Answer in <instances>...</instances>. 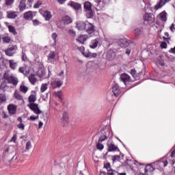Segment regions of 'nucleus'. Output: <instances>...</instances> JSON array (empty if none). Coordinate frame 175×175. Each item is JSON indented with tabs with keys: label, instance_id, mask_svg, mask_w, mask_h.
Masks as SVG:
<instances>
[{
	"label": "nucleus",
	"instance_id": "obj_60",
	"mask_svg": "<svg viewBox=\"0 0 175 175\" xmlns=\"http://www.w3.org/2000/svg\"><path fill=\"white\" fill-rule=\"evenodd\" d=\"M31 147H32V146L31 145V142H27L26 143V150H29Z\"/></svg>",
	"mask_w": 175,
	"mask_h": 175
},
{
	"label": "nucleus",
	"instance_id": "obj_2",
	"mask_svg": "<svg viewBox=\"0 0 175 175\" xmlns=\"http://www.w3.org/2000/svg\"><path fill=\"white\" fill-rule=\"evenodd\" d=\"M3 79L8 81V84H12V85H16L18 84V79L17 77L9 74V72H5L3 74Z\"/></svg>",
	"mask_w": 175,
	"mask_h": 175
},
{
	"label": "nucleus",
	"instance_id": "obj_24",
	"mask_svg": "<svg viewBox=\"0 0 175 175\" xmlns=\"http://www.w3.org/2000/svg\"><path fill=\"white\" fill-rule=\"evenodd\" d=\"M98 43H99V40L98 39L92 40L90 44V49H96V47H98Z\"/></svg>",
	"mask_w": 175,
	"mask_h": 175
},
{
	"label": "nucleus",
	"instance_id": "obj_40",
	"mask_svg": "<svg viewBox=\"0 0 175 175\" xmlns=\"http://www.w3.org/2000/svg\"><path fill=\"white\" fill-rule=\"evenodd\" d=\"M130 73L134 79H137V75H136V70L131 69Z\"/></svg>",
	"mask_w": 175,
	"mask_h": 175
},
{
	"label": "nucleus",
	"instance_id": "obj_12",
	"mask_svg": "<svg viewBox=\"0 0 175 175\" xmlns=\"http://www.w3.org/2000/svg\"><path fill=\"white\" fill-rule=\"evenodd\" d=\"M64 126L68 125V124H69V116L68 114V112L64 111L62 114V118H61Z\"/></svg>",
	"mask_w": 175,
	"mask_h": 175
},
{
	"label": "nucleus",
	"instance_id": "obj_33",
	"mask_svg": "<svg viewBox=\"0 0 175 175\" xmlns=\"http://www.w3.org/2000/svg\"><path fill=\"white\" fill-rule=\"evenodd\" d=\"M6 102V95L5 94H0V105Z\"/></svg>",
	"mask_w": 175,
	"mask_h": 175
},
{
	"label": "nucleus",
	"instance_id": "obj_41",
	"mask_svg": "<svg viewBox=\"0 0 175 175\" xmlns=\"http://www.w3.org/2000/svg\"><path fill=\"white\" fill-rule=\"evenodd\" d=\"M96 148L97 150H102L103 148H105V146L100 144V142H98V143L96 144Z\"/></svg>",
	"mask_w": 175,
	"mask_h": 175
},
{
	"label": "nucleus",
	"instance_id": "obj_8",
	"mask_svg": "<svg viewBox=\"0 0 175 175\" xmlns=\"http://www.w3.org/2000/svg\"><path fill=\"white\" fill-rule=\"evenodd\" d=\"M40 14L45 18L46 21H50L53 15H51V12L49 10H40Z\"/></svg>",
	"mask_w": 175,
	"mask_h": 175
},
{
	"label": "nucleus",
	"instance_id": "obj_62",
	"mask_svg": "<svg viewBox=\"0 0 175 175\" xmlns=\"http://www.w3.org/2000/svg\"><path fill=\"white\" fill-rule=\"evenodd\" d=\"M38 118H39V116H30L31 121H35L36 120H38Z\"/></svg>",
	"mask_w": 175,
	"mask_h": 175
},
{
	"label": "nucleus",
	"instance_id": "obj_4",
	"mask_svg": "<svg viewBox=\"0 0 175 175\" xmlns=\"http://www.w3.org/2000/svg\"><path fill=\"white\" fill-rule=\"evenodd\" d=\"M88 35L92 36L96 32V27L92 23L87 22L86 29H85Z\"/></svg>",
	"mask_w": 175,
	"mask_h": 175
},
{
	"label": "nucleus",
	"instance_id": "obj_28",
	"mask_svg": "<svg viewBox=\"0 0 175 175\" xmlns=\"http://www.w3.org/2000/svg\"><path fill=\"white\" fill-rule=\"evenodd\" d=\"M14 96L15 99H17V100H23V96L21 95L17 90L14 92Z\"/></svg>",
	"mask_w": 175,
	"mask_h": 175
},
{
	"label": "nucleus",
	"instance_id": "obj_56",
	"mask_svg": "<svg viewBox=\"0 0 175 175\" xmlns=\"http://www.w3.org/2000/svg\"><path fill=\"white\" fill-rule=\"evenodd\" d=\"M5 55H8V57H12L13 56V53H12V51H9L8 49H6L5 51Z\"/></svg>",
	"mask_w": 175,
	"mask_h": 175
},
{
	"label": "nucleus",
	"instance_id": "obj_55",
	"mask_svg": "<svg viewBox=\"0 0 175 175\" xmlns=\"http://www.w3.org/2000/svg\"><path fill=\"white\" fill-rule=\"evenodd\" d=\"M82 55H83L86 58H91V53L90 52H84Z\"/></svg>",
	"mask_w": 175,
	"mask_h": 175
},
{
	"label": "nucleus",
	"instance_id": "obj_20",
	"mask_svg": "<svg viewBox=\"0 0 175 175\" xmlns=\"http://www.w3.org/2000/svg\"><path fill=\"white\" fill-rule=\"evenodd\" d=\"M144 21H147L148 23H153L154 17L151 14H146L144 16Z\"/></svg>",
	"mask_w": 175,
	"mask_h": 175
},
{
	"label": "nucleus",
	"instance_id": "obj_32",
	"mask_svg": "<svg viewBox=\"0 0 175 175\" xmlns=\"http://www.w3.org/2000/svg\"><path fill=\"white\" fill-rule=\"evenodd\" d=\"M8 62L10 64V68H11V69H16L17 63L14 62V60H8Z\"/></svg>",
	"mask_w": 175,
	"mask_h": 175
},
{
	"label": "nucleus",
	"instance_id": "obj_9",
	"mask_svg": "<svg viewBox=\"0 0 175 175\" xmlns=\"http://www.w3.org/2000/svg\"><path fill=\"white\" fill-rule=\"evenodd\" d=\"M107 59L113 61L116 59V51L113 49H109L107 51Z\"/></svg>",
	"mask_w": 175,
	"mask_h": 175
},
{
	"label": "nucleus",
	"instance_id": "obj_34",
	"mask_svg": "<svg viewBox=\"0 0 175 175\" xmlns=\"http://www.w3.org/2000/svg\"><path fill=\"white\" fill-rule=\"evenodd\" d=\"M29 109H31V110H32L33 111L36 109H37L39 107H38V104H36V103H30L29 105Z\"/></svg>",
	"mask_w": 175,
	"mask_h": 175
},
{
	"label": "nucleus",
	"instance_id": "obj_10",
	"mask_svg": "<svg viewBox=\"0 0 175 175\" xmlns=\"http://www.w3.org/2000/svg\"><path fill=\"white\" fill-rule=\"evenodd\" d=\"M8 110L9 114H10V116H13L17 113V105H14V104H10L8 106Z\"/></svg>",
	"mask_w": 175,
	"mask_h": 175
},
{
	"label": "nucleus",
	"instance_id": "obj_23",
	"mask_svg": "<svg viewBox=\"0 0 175 175\" xmlns=\"http://www.w3.org/2000/svg\"><path fill=\"white\" fill-rule=\"evenodd\" d=\"M19 10L21 12H23L25 8H27V4L25 3L27 2V0H19Z\"/></svg>",
	"mask_w": 175,
	"mask_h": 175
},
{
	"label": "nucleus",
	"instance_id": "obj_44",
	"mask_svg": "<svg viewBox=\"0 0 175 175\" xmlns=\"http://www.w3.org/2000/svg\"><path fill=\"white\" fill-rule=\"evenodd\" d=\"M46 90H47V84L46 83H43L41 85L40 92H44V91H46Z\"/></svg>",
	"mask_w": 175,
	"mask_h": 175
},
{
	"label": "nucleus",
	"instance_id": "obj_26",
	"mask_svg": "<svg viewBox=\"0 0 175 175\" xmlns=\"http://www.w3.org/2000/svg\"><path fill=\"white\" fill-rule=\"evenodd\" d=\"M28 79L31 84H32L33 85H34L35 83L38 81V79H36V77H35V74H31V75H29Z\"/></svg>",
	"mask_w": 175,
	"mask_h": 175
},
{
	"label": "nucleus",
	"instance_id": "obj_6",
	"mask_svg": "<svg viewBox=\"0 0 175 175\" xmlns=\"http://www.w3.org/2000/svg\"><path fill=\"white\" fill-rule=\"evenodd\" d=\"M36 75L37 76H38V77H40V79H47L49 77L46 73V70L44 68H39L36 72Z\"/></svg>",
	"mask_w": 175,
	"mask_h": 175
},
{
	"label": "nucleus",
	"instance_id": "obj_1",
	"mask_svg": "<svg viewBox=\"0 0 175 175\" xmlns=\"http://www.w3.org/2000/svg\"><path fill=\"white\" fill-rule=\"evenodd\" d=\"M83 10L85 12L87 18H92L94 17V10H92V4L90 1H85L83 3Z\"/></svg>",
	"mask_w": 175,
	"mask_h": 175
},
{
	"label": "nucleus",
	"instance_id": "obj_51",
	"mask_svg": "<svg viewBox=\"0 0 175 175\" xmlns=\"http://www.w3.org/2000/svg\"><path fill=\"white\" fill-rule=\"evenodd\" d=\"M3 41L4 42V43H10V38H9L8 36H5L3 38Z\"/></svg>",
	"mask_w": 175,
	"mask_h": 175
},
{
	"label": "nucleus",
	"instance_id": "obj_48",
	"mask_svg": "<svg viewBox=\"0 0 175 175\" xmlns=\"http://www.w3.org/2000/svg\"><path fill=\"white\" fill-rule=\"evenodd\" d=\"M32 23L33 25H34L35 27H36L37 25H40V24H42V23H40V21H39L38 19L32 20Z\"/></svg>",
	"mask_w": 175,
	"mask_h": 175
},
{
	"label": "nucleus",
	"instance_id": "obj_36",
	"mask_svg": "<svg viewBox=\"0 0 175 175\" xmlns=\"http://www.w3.org/2000/svg\"><path fill=\"white\" fill-rule=\"evenodd\" d=\"M36 100V96L31 94L29 96V102L30 103H33Z\"/></svg>",
	"mask_w": 175,
	"mask_h": 175
},
{
	"label": "nucleus",
	"instance_id": "obj_3",
	"mask_svg": "<svg viewBox=\"0 0 175 175\" xmlns=\"http://www.w3.org/2000/svg\"><path fill=\"white\" fill-rule=\"evenodd\" d=\"M133 41L131 40H128L126 38H122L120 39L118 42V46H120L122 49H126L127 47H131V44H133Z\"/></svg>",
	"mask_w": 175,
	"mask_h": 175
},
{
	"label": "nucleus",
	"instance_id": "obj_37",
	"mask_svg": "<svg viewBox=\"0 0 175 175\" xmlns=\"http://www.w3.org/2000/svg\"><path fill=\"white\" fill-rule=\"evenodd\" d=\"M167 163H169V162L167 161V160H165V158L161 159V160L160 161V164L162 165L164 167H166V166H167Z\"/></svg>",
	"mask_w": 175,
	"mask_h": 175
},
{
	"label": "nucleus",
	"instance_id": "obj_17",
	"mask_svg": "<svg viewBox=\"0 0 175 175\" xmlns=\"http://www.w3.org/2000/svg\"><path fill=\"white\" fill-rule=\"evenodd\" d=\"M18 71L20 73L24 75V76H28V75H29V69H28L27 66L19 68Z\"/></svg>",
	"mask_w": 175,
	"mask_h": 175
},
{
	"label": "nucleus",
	"instance_id": "obj_11",
	"mask_svg": "<svg viewBox=\"0 0 175 175\" xmlns=\"http://www.w3.org/2000/svg\"><path fill=\"white\" fill-rule=\"evenodd\" d=\"M51 85H52V88H61V87H62V84H64V81L59 80V79H56L55 81H53V82H51Z\"/></svg>",
	"mask_w": 175,
	"mask_h": 175
},
{
	"label": "nucleus",
	"instance_id": "obj_54",
	"mask_svg": "<svg viewBox=\"0 0 175 175\" xmlns=\"http://www.w3.org/2000/svg\"><path fill=\"white\" fill-rule=\"evenodd\" d=\"M22 61H24L25 62V61H27L28 59V57H27V54H25V53L22 52Z\"/></svg>",
	"mask_w": 175,
	"mask_h": 175
},
{
	"label": "nucleus",
	"instance_id": "obj_13",
	"mask_svg": "<svg viewBox=\"0 0 175 175\" xmlns=\"http://www.w3.org/2000/svg\"><path fill=\"white\" fill-rule=\"evenodd\" d=\"M77 28H78L79 31H85V29L87 28V22L78 21L77 23Z\"/></svg>",
	"mask_w": 175,
	"mask_h": 175
},
{
	"label": "nucleus",
	"instance_id": "obj_64",
	"mask_svg": "<svg viewBox=\"0 0 175 175\" xmlns=\"http://www.w3.org/2000/svg\"><path fill=\"white\" fill-rule=\"evenodd\" d=\"M167 59L168 61H171L172 62H173V61L175 59V57L172 55L167 56Z\"/></svg>",
	"mask_w": 175,
	"mask_h": 175
},
{
	"label": "nucleus",
	"instance_id": "obj_18",
	"mask_svg": "<svg viewBox=\"0 0 175 175\" xmlns=\"http://www.w3.org/2000/svg\"><path fill=\"white\" fill-rule=\"evenodd\" d=\"M120 80L123 81V83L125 84L126 83H128V81H131V77L128 75V74H122L120 76Z\"/></svg>",
	"mask_w": 175,
	"mask_h": 175
},
{
	"label": "nucleus",
	"instance_id": "obj_39",
	"mask_svg": "<svg viewBox=\"0 0 175 175\" xmlns=\"http://www.w3.org/2000/svg\"><path fill=\"white\" fill-rule=\"evenodd\" d=\"M160 19L161 20V21H166L167 18L165 12H162L161 14H160Z\"/></svg>",
	"mask_w": 175,
	"mask_h": 175
},
{
	"label": "nucleus",
	"instance_id": "obj_31",
	"mask_svg": "<svg viewBox=\"0 0 175 175\" xmlns=\"http://www.w3.org/2000/svg\"><path fill=\"white\" fill-rule=\"evenodd\" d=\"M20 91L23 94H27V92H28V88L24 85H21Z\"/></svg>",
	"mask_w": 175,
	"mask_h": 175
},
{
	"label": "nucleus",
	"instance_id": "obj_38",
	"mask_svg": "<svg viewBox=\"0 0 175 175\" xmlns=\"http://www.w3.org/2000/svg\"><path fill=\"white\" fill-rule=\"evenodd\" d=\"M6 87H8V85L6 84V82L3 81L1 83L0 90H2V91H3L5 92V91H6V90H5L6 88Z\"/></svg>",
	"mask_w": 175,
	"mask_h": 175
},
{
	"label": "nucleus",
	"instance_id": "obj_53",
	"mask_svg": "<svg viewBox=\"0 0 175 175\" xmlns=\"http://www.w3.org/2000/svg\"><path fill=\"white\" fill-rule=\"evenodd\" d=\"M104 167L107 169V172L109 170H111V167H110V163H107L104 165Z\"/></svg>",
	"mask_w": 175,
	"mask_h": 175
},
{
	"label": "nucleus",
	"instance_id": "obj_35",
	"mask_svg": "<svg viewBox=\"0 0 175 175\" xmlns=\"http://www.w3.org/2000/svg\"><path fill=\"white\" fill-rule=\"evenodd\" d=\"M55 58V52L51 51L48 55V59H54Z\"/></svg>",
	"mask_w": 175,
	"mask_h": 175
},
{
	"label": "nucleus",
	"instance_id": "obj_29",
	"mask_svg": "<svg viewBox=\"0 0 175 175\" xmlns=\"http://www.w3.org/2000/svg\"><path fill=\"white\" fill-rule=\"evenodd\" d=\"M152 170H154V167H152V165L151 164H148L145 167V173H148V172L150 173H151V172H152Z\"/></svg>",
	"mask_w": 175,
	"mask_h": 175
},
{
	"label": "nucleus",
	"instance_id": "obj_42",
	"mask_svg": "<svg viewBox=\"0 0 175 175\" xmlns=\"http://www.w3.org/2000/svg\"><path fill=\"white\" fill-rule=\"evenodd\" d=\"M51 38L54 40V44H57V38H58V35L57 34V33H53L51 35Z\"/></svg>",
	"mask_w": 175,
	"mask_h": 175
},
{
	"label": "nucleus",
	"instance_id": "obj_50",
	"mask_svg": "<svg viewBox=\"0 0 175 175\" xmlns=\"http://www.w3.org/2000/svg\"><path fill=\"white\" fill-rule=\"evenodd\" d=\"M5 65L3 58L0 57V69H2V66H5Z\"/></svg>",
	"mask_w": 175,
	"mask_h": 175
},
{
	"label": "nucleus",
	"instance_id": "obj_5",
	"mask_svg": "<svg viewBox=\"0 0 175 175\" xmlns=\"http://www.w3.org/2000/svg\"><path fill=\"white\" fill-rule=\"evenodd\" d=\"M107 146L108 152H115L116 151H118L119 152H120L118 146H116V144H114L113 142H108L107 144Z\"/></svg>",
	"mask_w": 175,
	"mask_h": 175
},
{
	"label": "nucleus",
	"instance_id": "obj_14",
	"mask_svg": "<svg viewBox=\"0 0 175 175\" xmlns=\"http://www.w3.org/2000/svg\"><path fill=\"white\" fill-rule=\"evenodd\" d=\"M112 92L115 96H120V94H121V90L120 89L118 84H115L114 86H113Z\"/></svg>",
	"mask_w": 175,
	"mask_h": 175
},
{
	"label": "nucleus",
	"instance_id": "obj_16",
	"mask_svg": "<svg viewBox=\"0 0 175 175\" xmlns=\"http://www.w3.org/2000/svg\"><path fill=\"white\" fill-rule=\"evenodd\" d=\"M167 2H170V0H159L157 4L154 6V9L158 10V9H161L163 6H165Z\"/></svg>",
	"mask_w": 175,
	"mask_h": 175
},
{
	"label": "nucleus",
	"instance_id": "obj_19",
	"mask_svg": "<svg viewBox=\"0 0 175 175\" xmlns=\"http://www.w3.org/2000/svg\"><path fill=\"white\" fill-rule=\"evenodd\" d=\"M62 21H63L64 25H68L69 24H72V18H70V16H69L68 15L63 16Z\"/></svg>",
	"mask_w": 175,
	"mask_h": 175
},
{
	"label": "nucleus",
	"instance_id": "obj_52",
	"mask_svg": "<svg viewBox=\"0 0 175 175\" xmlns=\"http://www.w3.org/2000/svg\"><path fill=\"white\" fill-rule=\"evenodd\" d=\"M126 51H125V54H126L127 55H130L131 51V50H132L131 46H129V47H127V48H126Z\"/></svg>",
	"mask_w": 175,
	"mask_h": 175
},
{
	"label": "nucleus",
	"instance_id": "obj_46",
	"mask_svg": "<svg viewBox=\"0 0 175 175\" xmlns=\"http://www.w3.org/2000/svg\"><path fill=\"white\" fill-rule=\"evenodd\" d=\"M135 36H140L142 35V30L139 28L135 29Z\"/></svg>",
	"mask_w": 175,
	"mask_h": 175
},
{
	"label": "nucleus",
	"instance_id": "obj_61",
	"mask_svg": "<svg viewBox=\"0 0 175 175\" xmlns=\"http://www.w3.org/2000/svg\"><path fill=\"white\" fill-rule=\"evenodd\" d=\"M33 113H35V114H42V111L39 109V107L35 111H33Z\"/></svg>",
	"mask_w": 175,
	"mask_h": 175
},
{
	"label": "nucleus",
	"instance_id": "obj_22",
	"mask_svg": "<svg viewBox=\"0 0 175 175\" xmlns=\"http://www.w3.org/2000/svg\"><path fill=\"white\" fill-rule=\"evenodd\" d=\"M100 175H118V172L111 169V170H108L107 172H100Z\"/></svg>",
	"mask_w": 175,
	"mask_h": 175
},
{
	"label": "nucleus",
	"instance_id": "obj_43",
	"mask_svg": "<svg viewBox=\"0 0 175 175\" xmlns=\"http://www.w3.org/2000/svg\"><path fill=\"white\" fill-rule=\"evenodd\" d=\"M120 159H121V156L120 155L112 156L113 162H116V161H120Z\"/></svg>",
	"mask_w": 175,
	"mask_h": 175
},
{
	"label": "nucleus",
	"instance_id": "obj_27",
	"mask_svg": "<svg viewBox=\"0 0 175 175\" xmlns=\"http://www.w3.org/2000/svg\"><path fill=\"white\" fill-rule=\"evenodd\" d=\"M77 42H79V43H81V44H84V42L87 40V36L85 35L79 36L77 39Z\"/></svg>",
	"mask_w": 175,
	"mask_h": 175
},
{
	"label": "nucleus",
	"instance_id": "obj_49",
	"mask_svg": "<svg viewBox=\"0 0 175 175\" xmlns=\"http://www.w3.org/2000/svg\"><path fill=\"white\" fill-rule=\"evenodd\" d=\"M107 139V136L106 135H101L98 139V142L102 143V142H105Z\"/></svg>",
	"mask_w": 175,
	"mask_h": 175
},
{
	"label": "nucleus",
	"instance_id": "obj_25",
	"mask_svg": "<svg viewBox=\"0 0 175 175\" xmlns=\"http://www.w3.org/2000/svg\"><path fill=\"white\" fill-rule=\"evenodd\" d=\"M53 95L56 96V98H58L59 99L60 102H62V96H64V92L62 91H58V92H55L53 93Z\"/></svg>",
	"mask_w": 175,
	"mask_h": 175
},
{
	"label": "nucleus",
	"instance_id": "obj_7",
	"mask_svg": "<svg viewBox=\"0 0 175 175\" xmlns=\"http://www.w3.org/2000/svg\"><path fill=\"white\" fill-rule=\"evenodd\" d=\"M68 6H70V8H72V9H74V10H81L82 8H81V4L79 3H76L75 1H70L68 3Z\"/></svg>",
	"mask_w": 175,
	"mask_h": 175
},
{
	"label": "nucleus",
	"instance_id": "obj_21",
	"mask_svg": "<svg viewBox=\"0 0 175 175\" xmlns=\"http://www.w3.org/2000/svg\"><path fill=\"white\" fill-rule=\"evenodd\" d=\"M18 14V12L16 11H8L7 12V18H16Z\"/></svg>",
	"mask_w": 175,
	"mask_h": 175
},
{
	"label": "nucleus",
	"instance_id": "obj_58",
	"mask_svg": "<svg viewBox=\"0 0 175 175\" xmlns=\"http://www.w3.org/2000/svg\"><path fill=\"white\" fill-rule=\"evenodd\" d=\"M40 5H42V2L38 1L33 6L34 9H38V8L40 7Z\"/></svg>",
	"mask_w": 175,
	"mask_h": 175
},
{
	"label": "nucleus",
	"instance_id": "obj_45",
	"mask_svg": "<svg viewBox=\"0 0 175 175\" xmlns=\"http://www.w3.org/2000/svg\"><path fill=\"white\" fill-rule=\"evenodd\" d=\"M14 3V0H5L6 6H12Z\"/></svg>",
	"mask_w": 175,
	"mask_h": 175
},
{
	"label": "nucleus",
	"instance_id": "obj_15",
	"mask_svg": "<svg viewBox=\"0 0 175 175\" xmlns=\"http://www.w3.org/2000/svg\"><path fill=\"white\" fill-rule=\"evenodd\" d=\"M23 18H25L26 21H31V20L33 18V13L32 11L25 12L23 14Z\"/></svg>",
	"mask_w": 175,
	"mask_h": 175
},
{
	"label": "nucleus",
	"instance_id": "obj_30",
	"mask_svg": "<svg viewBox=\"0 0 175 175\" xmlns=\"http://www.w3.org/2000/svg\"><path fill=\"white\" fill-rule=\"evenodd\" d=\"M8 29L11 33H13V35H17V31H16L14 26L9 25Z\"/></svg>",
	"mask_w": 175,
	"mask_h": 175
},
{
	"label": "nucleus",
	"instance_id": "obj_63",
	"mask_svg": "<svg viewBox=\"0 0 175 175\" xmlns=\"http://www.w3.org/2000/svg\"><path fill=\"white\" fill-rule=\"evenodd\" d=\"M78 50H79V51H81L82 55H83V53H85V52H84V50H85L84 46H80V47H79V48H78Z\"/></svg>",
	"mask_w": 175,
	"mask_h": 175
},
{
	"label": "nucleus",
	"instance_id": "obj_57",
	"mask_svg": "<svg viewBox=\"0 0 175 175\" xmlns=\"http://www.w3.org/2000/svg\"><path fill=\"white\" fill-rule=\"evenodd\" d=\"M160 46L161 49H167V44L165 42H162Z\"/></svg>",
	"mask_w": 175,
	"mask_h": 175
},
{
	"label": "nucleus",
	"instance_id": "obj_59",
	"mask_svg": "<svg viewBox=\"0 0 175 175\" xmlns=\"http://www.w3.org/2000/svg\"><path fill=\"white\" fill-rule=\"evenodd\" d=\"M68 33H70V35H72L73 37L76 36V31L73 29L69 30Z\"/></svg>",
	"mask_w": 175,
	"mask_h": 175
},
{
	"label": "nucleus",
	"instance_id": "obj_47",
	"mask_svg": "<svg viewBox=\"0 0 175 175\" xmlns=\"http://www.w3.org/2000/svg\"><path fill=\"white\" fill-rule=\"evenodd\" d=\"M17 128H18V129H21V131H24L25 129V125H24L23 123H20L17 124Z\"/></svg>",
	"mask_w": 175,
	"mask_h": 175
}]
</instances>
